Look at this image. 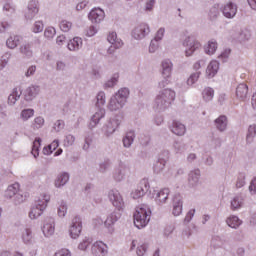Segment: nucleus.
<instances>
[{
  "mask_svg": "<svg viewBox=\"0 0 256 256\" xmlns=\"http://www.w3.org/2000/svg\"><path fill=\"white\" fill-rule=\"evenodd\" d=\"M175 91L171 88H166L161 90L154 100L153 107L158 113H163L171 107L172 103L175 101Z\"/></svg>",
  "mask_w": 256,
  "mask_h": 256,
  "instance_id": "obj_1",
  "label": "nucleus"
},
{
  "mask_svg": "<svg viewBox=\"0 0 256 256\" xmlns=\"http://www.w3.org/2000/svg\"><path fill=\"white\" fill-rule=\"evenodd\" d=\"M127 99H129V90L128 88H121L118 92L112 96L108 102V110L115 112L121 111L127 103Z\"/></svg>",
  "mask_w": 256,
  "mask_h": 256,
  "instance_id": "obj_2",
  "label": "nucleus"
},
{
  "mask_svg": "<svg viewBox=\"0 0 256 256\" xmlns=\"http://www.w3.org/2000/svg\"><path fill=\"white\" fill-rule=\"evenodd\" d=\"M151 221V210L147 205H141L136 208L134 213V225L137 229H143L147 227Z\"/></svg>",
  "mask_w": 256,
  "mask_h": 256,
  "instance_id": "obj_3",
  "label": "nucleus"
},
{
  "mask_svg": "<svg viewBox=\"0 0 256 256\" xmlns=\"http://www.w3.org/2000/svg\"><path fill=\"white\" fill-rule=\"evenodd\" d=\"M49 199V196L44 195L35 201L29 212L30 219H37L43 215V211L47 209V203H49Z\"/></svg>",
  "mask_w": 256,
  "mask_h": 256,
  "instance_id": "obj_4",
  "label": "nucleus"
},
{
  "mask_svg": "<svg viewBox=\"0 0 256 256\" xmlns=\"http://www.w3.org/2000/svg\"><path fill=\"white\" fill-rule=\"evenodd\" d=\"M182 45L186 48V57H191V55H193V53L196 52L199 47H201V43H199V41H197V39H195L193 36H187Z\"/></svg>",
  "mask_w": 256,
  "mask_h": 256,
  "instance_id": "obj_5",
  "label": "nucleus"
},
{
  "mask_svg": "<svg viewBox=\"0 0 256 256\" xmlns=\"http://www.w3.org/2000/svg\"><path fill=\"white\" fill-rule=\"evenodd\" d=\"M82 231H83V221L81 220V217L75 216L72 219L70 228H69V235L71 239H78Z\"/></svg>",
  "mask_w": 256,
  "mask_h": 256,
  "instance_id": "obj_6",
  "label": "nucleus"
},
{
  "mask_svg": "<svg viewBox=\"0 0 256 256\" xmlns=\"http://www.w3.org/2000/svg\"><path fill=\"white\" fill-rule=\"evenodd\" d=\"M149 33H151L149 24L141 23L132 30V37L136 39V41H141V39H145L146 35H149Z\"/></svg>",
  "mask_w": 256,
  "mask_h": 256,
  "instance_id": "obj_7",
  "label": "nucleus"
},
{
  "mask_svg": "<svg viewBox=\"0 0 256 256\" xmlns=\"http://www.w3.org/2000/svg\"><path fill=\"white\" fill-rule=\"evenodd\" d=\"M108 199L112 202V205L118 209V211H121V209L125 207L123 197L121 196V193H119L116 189H112L108 192Z\"/></svg>",
  "mask_w": 256,
  "mask_h": 256,
  "instance_id": "obj_8",
  "label": "nucleus"
},
{
  "mask_svg": "<svg viewBox=\"0 0 256 256\" xmlns=\"http://www.w3.org/2000/svg\"><path fill=\"white\" fill-rule=\"evenodd\" d=\"M167 161H169V151L166 150L159 154L158 160L154 163V173H162V171L165 169V165H167Z\"/></svg>",
  "mask_w": 256,
  "mask_h": 256,
  "instance_id": "obj_9",
  "label": "nucleus"
},
{
  "mask_svg": "<svg viewBox=\"0 0 256 256\" xmlns=\"http://www.w3.org/2000/svg\"><path fill=\"white\" fill-rule=\"evenodd\" d=\"M119 125H121V120L117 118V116L110 118L106 121V123L103 126V131L105 135L109 137V135H113L115 131L119 128Z\"/></svg>",
  "mask_w": 256,
  "mask_h": 256,
  "instance_id": "obj_10",
  "label": "nucleus"
},
{
  "mask_svg": "<svg viewBox=\"0 0 256 256\" xmlns=\"http://www.w3.org/2000/svg\"><path fill=\"white\" fill-rule=\"evenodd\" d=\"M130 168L127 166V164L120 162L118 167L115 169L114 173H113V178L115 181H117L118 183L123 181V179H125V177H127V175H129L130 173Z\"/></svg>",
  "mask_w": 256,
  "mask_h": 256,
  "instance_id": "obj_11",
  "label": "nucleus"
},
{
  "mask_svg": "<svg viewBox=\"0 0 256 256\" xmlns=\"http://www.w3.org/2000/svg\"><path fill=\"white\" fill-rule=\"evenodd\" d=\"M151 186H149V181L147 179H143L140 181L137 189L132 192L133 199H141L149 191Z\"/></svg>",
  "mask_w": 256,
  "mask_h": 256,
  "instance_id": "obj_12",
  "label": "nucleus"
},
{
  "mask_svg": "<svg viewBox=\"0 0 256 256\" xmlns=\"http://www.w3.org/2000/svg\"><path fill=\"white\" fill-rule=\"evenodd\" d=\"M41 93V87L39 85H31L24 90V100L28 103L33 101Z\"/></svg>",
  "mask_w": 256,
  "mask_h": 256,
  "instance_id": "obj_13",
  "label": "nucleus"
},
{
  "mask_svg": "<svg viewBox=\"0 0 256 256\" xmlns=\"http://www.w3.org/2000/svg\"><path fill=\"white\" fill-rule=\"evenodd\" d=\"M37 13H39V6L37 5V1L32 0L28 4V7L24 14L26 21H33V19H35V15H37Z\"/></svg>",
  "mask_w": 256,
  "mask_h": 256,
  "instance_id": "obj_14",
  "label": "nucleus"
},
{
  "mask_svg": "<svg viewBox=\"0 0 256 256\" xmlns=\"http://www.w3.org/2000/svg\"><path fill=\"white\" fill-rule=\"evenodd\" d=\"M222 14L226 19H233L237 15V4L233 2H227L222 7Z\"/></svg>",
  "mask_w": 256,
  "mask_h": 256,
  "instance_id": "obj_15",
  "label": "nucleus"
},
{
  "mask_svg": "<svg viewBox=\"0 0 256 256\" xmlns=\"http://www.w3.org/2000/svg\"><path fill=\"white\" fill-rule=\"evenodd\" d=\"M88 19L91 23L99 24L105 19V11L101 8H94L88 14Z\"/></svg>",
  "mask_w": 256,
  "mask_h": 256,
  "instance_id": "obj_16",
  "label": "nucleus"
},
{
  "mask_svg": "<svg viewBox=\"0 0 256 256\" xmlns=\"http://www.w3.org/2000/svg\"><path fill=\"white\" fill-rule=\"evenodd\" d=\"M183 213V197L181 194H176L173 197V209H172V214L174 217H179Z\"/></svg>",
  "mask_w": 256,
  "mask_h": 256,
  "instance_id": "obj_17",
  "label": "nucleus"
},
{
  "mask_svg": "<svg viewBox=\"0 0 256 256\" xmlns=\"http://www.w3.org/2000/svg\"><path fill=\"white\" fill-rule=\"evenodd\" d=\"M42 232L45 237H51L52 235L55 234V219L54 218H47L44 221Z\"/></svg>",
  "mask_w": 256,
  "mask_h": 256,
  "instance_id": "obj_18",
  "label": "nucleus"
},
{
  "mask_svg": "<svg viewBox=\"0 0 256 256\" xmlns=\"http://www.w3.org/2000/svg\"><path fill=\"white\" fill-rule=\"evenodd\" d=\"M103 117H105V108H96V112L91 117L89 128L94 129V127H97Z\"/></svg>",
  "mask_w": 256,
  "mask_h": 256,
  "instance_id": "obj_19",
  "label": "nucleus"
},
{
  "mask_svg": "<svg viewBox=\"0 0 256 256\" xmlns=\"http://www.w3.org/2000/svg\"><path fill=\"white\" fill-rule=\"evenodd\" d=\"M169 193H171L169 188H163L162 190L158 191L155 196L157 205H165V203H167L169 200Z\"/></svg>",
  "mask_w": 256,
  "mask_h": 256,
  "instance_id": "obj_20",
  "label": "nucleus"
},
{
  "mask_svg": "<svg viewBox=\"0 0 256 256\" xmlns=\"http://www.w3.org/2000/svg\"><path fill=\"white\" fill-rule=\"evenodd\" d=\"M229 121L227 120V116L220 115L218 118L214 120V125L220 133H225L227 131V125Z\"/></svg>",
  "mask_w": 256,
  "mask_h": 256,
  "instance_id": "obj_21",
  "label": "nucleus"
},
{
  "mask_svg": "<svg viewBox=\"0 0 256 256\" xmlns=\"http://www.w3.org/2000/svg\"><path fill=\"white\" fill-rule=\"evenodd\" d=\"M249 95V86L245 83H241L236 87V97L240 101H245Z\"/></svg>",
  "mask_w": 256,
  "mask_h": 256,
  "instance_id": "obj_22",
  "label": "nucleus"
},
{
  "mask_svg": "<svg viewBox=\"0 0 256 256\" xmlns=\"http://www.w3.org/2000/svg\"><path fill=\"white\" fill-rule=\"evenodd\" d=\"M200 177H201V170L195 169L190 171V173L188 174L189 187H197V185H199Z\"/></svg>",
  "mask_w": 256,
  "mask_h": 256,
  "instance_id": "obj_23",
  "label": "nucleus"
},
{
  "mask_svg": "<svg viewBox=\"0 0 256 256\" xmlns=\"http://www.w3.org/2000/svg\"><path fill=\"white\" fill-rule=\"evenodd\" d=\"M161 73L163 77H171L173 73V62L169 59H164L161 62Z\"/></svg>",
  "mask_w": 256,
  "mask_h": 256,
  "instance_id": "obj_24",
  "label": "nucleus"
},
{
  "mask_svg": "<svg viewBox=\"0 0 256 256\" xmlns=\"http://www.w3.org/2000/svg\"><path fill=\"white\" fill-rule=\"evenodd\" d=\"M92 253L95 256L107 255V244L102 241L95 242L92 246Z\"/></svg>",
  "mask_w": 256,
  "mask_h": 256,
  "instance_id": "obj_25",
  "label": "nucleus"
},
{
  "mask_svg": "<svg viewBox=\"0 0 256 256\" xmlns=\"http://www.w3.org/2000/svg\"><path fill=\"white\" fill-rule=\"evenodd\" d=\"M119 219H121V213L119 212H112L106 219V221L104 222L105 227H108V229H110V233H113V228H111L112 225H115V223H117V221H119Z\"/></svg>",
  "mask_w": 256,
  "mask_h": 256,
  "instance_id": "obj_26",
  "label": "nucleus"
},
{
  "mask_svg": "<svg viewBox=\"0 0 256 256\" xmlns=\"http://www.w3.org/2000/svg\"><path fill=\"white\" fill-rule=\"evenodd\" d=\"M67 183H69V173L67 172H62L60 173L55 181H54V186L57 189H61V187H65V185H67Z\"/></svg>",
  "mask_w": 256,
  "mask_h": 256,
  "instance_id": "obj_27",
  "label": "nucleus"
},
{
  "mask_svg": "<svg viewBox=\"0 0 256 256\" xmlns=\"http://www.w3.org/2000/svg\"><path fill=\"white\" fill-rule=\"evenodd\" d=\"M170 130L172 131V133H174V135H178L179 137H181L185 135L186 128L183 123L179 121H173L170 126Z\"/></svg>",
  "mask_w": 256,
  "mask_h": 256,
  "instance_id": "obj_28",
  "label": "nucleus"
},
{
  "mask_svg": "<svg viewBox=\"0 0 256 256\" xmlns=\"http://www.w3.org/2000/svg\"><path fill=\"white\" fill-rule=\"evenodd\" d=\"M33 43L31 42H26L22 44L19 48V52L23 57H26L27 59H31L33 57Z\"/></svg>",
  "mask_w": 256,
  "mask_h": 256,
  "instance_id": "obj_29",
  "label": "nucleus"
},
{
  "mask_svg": "<svg viewBox=\"0 0 256 256\" xmlns=\"http://www.w3.org/2000/svg\"><path fill=\"white\" fill-rule=\"evenodd\" d=\"M21 95H23V90L21 88H14L12 93L8 96V105L13 106L21 99Z\"/></svg>",
  "mask_w": 256,
  "mask_h": 256,
  "instance_id": "obj_30",
  "label": "nucleus"
},
{
  "mask_svg": "<svg viewBox=\"0 0 256 256\" xmlns=\"http://www.w3.org/2000/svg\"><path fill=\"white\" fill-rule=\"evenodd\" d=\"M107 41L110 42L111 45H114L116 49H121L123 47V40L117 37V32H109Z\"/></svg>",
  "mask_w": 256,
  "mask_h": 256,
  "instance_id": "obj_31",
  "label": "nucleus"
},
{
  "mask_svg": "<svg viewBox=\"0 0 256 256\" xmlns=\"http://www.w3.org/2000/svg\"><path fill=\"white\" fill-rule=\"evenodd\" d=\"M217 71H219V62L216 60L211 61L206 69L207 78L213 79V77L217 75Z\"/></svg>",
  "mask_w": 256,
  "mask_h": 256,
  "instance_id": "obj_32",
  "label": "nucleus"
},
{
  "mask_svg": "<svg viewBox=\"0 0 256 256\" xmlns=\"http://www.w3.org/2000/svg\"><path fill=\"white\" fill-rule=\"evenodd\" d=\"M19 193V183L11 184L4 192L5 199H13Z\"/></svg>",
  "mask_w": 256,
  "mask_h": 256,
  "instance_id": "obj_33",
  "label": "nucleus"
},
{
  "mask_svg": "<svg viewBox=\"0 0 256 256\" xmlns=\"http://www.w3.org/2000/svg\"><path fill=\"white\" fill-rule=\"evenodd\" d=\"M173 149L177 155H183L187 150V144L183 140H176L173 143Z\"/></svg>",
  "mask_w": 256,
  "mask_h": 256,
  "instance_id": "obj_34",
  "label": "nucleus"
},
{
  "mask_svg": "<svg viewBox=\"0 0 256 256\" xmlns=\"http://www.w3.org/2000/svg\"><path fill=\"white\" fill-rule=\"evenodd\" d=\"M69 51H79L81 47H83V40L79 37H75L68 43Z\"/></svg>",
  "mask_w": 256,
  "mask_h": 256,
  "instance_id": "obj_35",
  "label": "nucleus"
},
{
  "mask_svg": "<svg viewBox=\"0 0 256 256\" xmlns=\"http://www.w3.org/2000/svg\"><path fill=\"white\" fill-rule=\"evenodd\" d=\"M213 97H215V90L211 87H206L202 91V99L205 101V103H209L210 101H213Z\"/></svg>",
  "mask_w": 256,
  "mask_h": 256,
  "instance_id": "obj_36",
  "label": "nucleus"
},
{
  "mask_svg": "<svg viewBox=\"0 0 256 256\" xmlns=\"http://www.w3.org/2000/svg\"><path fill=\"white\" fill-rule=\"evenodd\" d=\"M19 43H21V36H10L6 40V47H8V49H16Z\"/></svg>",
  "mask_w": 256,
  "mask_h": 256,
  "instance_id": "obj_37",
  "label": "nucleus"
},
{
  "mask_svg": "<svg viewBox=\"0 0 256 256\" xmlns=\"http://www.w3.org/2000/svg\"><path fill=\"white\" fill-rule=\"evenodd\" d=\"M133 141H135V131H129L123 138V146L129 149L133 145Z\"/></svg>",
  "mask_w": 256,
  "mask_h": 256,
  "instance_id": "obj_38",
  "label": "nucleus"
},
{
  "mask_svg": "<svg viewBox=\"0 0 256 256\" xmlns=\"http://www.w3.org/2000/svg\"><path fill=\"white\" fill-rule=\"evenodd\" d=\"M105 103H107V96L105 95V92H98V94L96 95L95 107L103 108L105 106Z\"/></svg>",
  "mask_w": 256,
  "mask_h": 256,
  "instance_id": "obj_39",
  "label": "nucleus"
},
{
  "mask_svg": "<svg viewBox=\"0 0 256 256\" xmlns=\"http://www.w3.org/2000/svg\"><path fill=\"white\" fill-rule=\"evenodd\" d=\"M225 238L221 236H214L211 240L212 249H221L225 245Z\"/></svg>",
  "mask_w": 256,
  "mask_h": 256,
  "instance_id": "obj_40",
  "label": "nucleus"
},
{
  "mask_svg": "<svg viewBox=\"0 0 256 256\" xmlns=\"http://www.w3.org/2000/svg\"><path fill=\"white\" fill-rule=\"evenodd\" d=\"M226 223L232 229H237L240 227L243 221H241L237 216H230L229 218H227Z\"/></svg>",
  "mask_w": 256,
  "mask_h": 256,
  "instance_id": "obj_41",
  "label": "nucleus"
},
{
  "mask_svg": "<svg viewBox=\"0 0 256 256\" xmlns=\"http://www.w3.org/2000/svg\"><path fill=\"white\" fill-rule=\"evenodd\" d=\"M204 51L207 55H214L215 51H217V41L210 40L208 44L204 47Z\"/></svg>",
  "mask_w": 256,
  "mask_h": 256,
  "instance_id": "obj_42",
  "label": "nucleus"
},
{
  "mask_svg": "<svg viewBox=\"0 0 256 256\" xmlns=\"http://www.w3.org/2000/svg\"><path fill=\"white\" fill-rule=\"evenodd\" d=\"M256 137V124H251L248 127V132L246 135V142L251 144L253 142V139Z\"/></svg>",
  "mask_w": 256,
  "mask_h": 256,
  "instance_id": "obj_43",
  "label": "nucleus"
},
{
  "mask_svg": "<svg viewBox=\"0 0 256 256\" xmlns=\"http://www.w3.org/2000/svg\"><path fill=\"white\" fill-rule=\"evenodd\" d=\"M220 14H221V12L219 10V5H214L210 8L208 17H209L210 21H217Z\"/></svg>",
  "mask_w": 256,
  "mask_h": 256,
  "instance_id": "obj_44",
  "label": "nucleus"
},
{
  "mask_svg": "<svg viewBox=\"0 0 256 256\" xmlns=\"http://www.w3.org/2000/svg\"><path fill=\"white\" fill-rule=\"evenodd\" d=\"M22 240L26 245L33 241V231L31 230V228L24 229V231L22 232Z\"/></svg>",
  "mask_w": 256,
  "mask_h": 256,
  "instance_id": "obj_45",
  "label": "nucleus"
},
{
  "mask_svg": "<svg viewBox=\"0 0 256 256\" xmlns=\"http://www.w3.org/2000/svg\"><path fill=\"white\" fill-rule=\"evenodd\" d=\"M33 115H35V110L31 108H27L21 111L20 118L22 119V121H29V119H31Z\"/></svg>",
  "mask_w": 256,
  "mask_h": 256,
  "instance_id": "obj_46",
  "label": "nucleus"
},
{
  "mask_svg": "<svg viewBox=\"0 0 256 256\" xmlns=\"http://www.w3.org/2000/svg\"><path fill=\"white\" fill-rule=\"evenodd\" d=\"M241 207H243V198L240 196H235L231 201L232 211H237V209H241Z\"/></svg>",
  "mask_w": 256,
  "mask_h": 256,
  "instance_id": "obj_47",
  "label": "nucleus"
},
{
  "mask_svg": "<svg viewBox=\"0 0 256 256\" xmlns=\"http://www.w3.org/2000/svg\"><path fill=\"white\" fill-rule=\"evenodd\" d=\"M117 83H119V74H114L111 79L104 84V89H111L115 87Z\"/></svg>",
  "mask_w": 256,
  "mask_h": 256,
  "instance_id": "obj_48",
  "label": "nucleus"
},
{
  "mask_svg": "<svg viewBox=\"0 0 256 256\" xmlns=\"http://www.w3.org/2000/svg\"><path fill=\"white\" fill-rule=\"evenodd\" d=\"M44 125L45 119L41 116H38L32 122V129H34V131H37V129H41V127H43Z\"/></svg>",
  "mask_w": 256,
  "mask_h": 256,
  "instance_id": "obj_49",
  "label": "nucleus"
},
{
  "mask_svg": "<svg viewBox=\"0 0 256 256\" xmlns=\"http://www.w3.org/2000/svg\"><path fill=\"white\" fill-rule=\"evenodd\" d=\"M39 147H41V138H36L33 142L32 151H31L35 159H37V156L39 155Z\"/></svg>",
  "mask_w": 256,
  "mask_h": 256,
  "instance_id": "obj_50",
  "label": "nucleus"
},
{
  "mask_svg": "<svg viewBox=\"0 0 256 256\" xmlns=\"http://www.w3.org/2000/svg\"><path fill=\"white\" fill-rule=\"evenodd\" d=\"M67 215V202L61 200L58 206V216L65 217Z\"/></svg>",
  "mask_w": 256,
  "mask_h": 256,
  "instance_id": "obj_51",
  "label": "nucleus"
},
{
  "mask_svg": "<svg viewBox=\"0 0 256 256\" xmlns=\"http://www.w3.org/2000/svg\"><path fill=\"white\" fill-rule=\"evenodd\" d=\"M199 77H201V72L192 73L190 77L187 79V85H195V83L199 81Z\"/></svg>",
  "mask_w": 256,
  "mask_h": 256,
  "instance_id": "obj_52",
  "label": "nucleus"
},
{
  "mask_svg": "<svg viewBox=\"0 0 256 256\" xmlns=\"http://www.w3.org/2000/svg\"><path fill=\"white\" fill-rule=\"evenodd\" d=\"M109 167H111V161L110 160H104L99 164V169L98 171L100 173H107L109 171Z\"/></svg>",
  "mask_w": 256,
  "mask_h": 256,
  "instance_id": "obj_53",
  "label": "nucleus"
},
{
  "mask_svg": "<svg viewBox=\"0 0 256 256\" xmlns=\"http://www.w3.org/2000/svg\"><path fill=\"white\" fill-rule=\"evenodd\" d=\"M245 179H246L245 173L240 172L238 174V178H237V181H236L237 189H241V187H245Z\"/></svg>",
  "mask_w": 256,
  "mask_h": 256,
  "instance_id": "obj_54",
  "label": "nucleus"
},
{
  "mask_svg": "<svg viewBox=\"0 0 256 256\" xmlns=\"http://www.w3.org/2000/svg\"><path fill=\"white\" fill-rule=\"evenodd\" d=\"M249 39H251V32L248 30H243L239 33L238 41H240V43H243V41H249Z\"/></svg>",
  "mask_w": 256,
  "mask_h": 256,
  "instance_id": "obj_55",
  "label": "nucleus"
},
{
  "mask_svg": "<svg viewBox=\"0 0 256 256\" xmlns=\"http://www.w3.org/2000/svg\"><path fill=\"white\" fill-rule=\"evenodd\" d=\"M71 27H73V23L67 21V20H62L60 22V29L61 31H63L64 33H68V31L71 30Z\"/></svg>",
  "mask_w": 256,
  "mask_h": 256,
  "instance_id": "obj_56",
  "label": "nucleus"
},
{
  "mask_svg": "<svg viewBox=\"0 0 256 256\" xmlns=\"http://www.w3.org/2000/svg\"><path fill=\"white\" fill-rule=\"evenodd\" d=\"M148 246L147 244H140L136 248V254L137 256H145V253H147Z\"/></svg>",
  "mask_w": 256,
  "mask_h": 256,
  "instance_id": "obj_57",
  "label": "nucleus"
},
{
  "mask_svg": "<svg viewBox=\"0 0 256 256\" xmlns=\"http://www.w3.org/2000/svg\"><path fill=\"white\" fill-rule=\"evenodd\" d=\"M92 143H93V136H91V135L86 136L84 139V145H83L82 149L84 151H89V147H91Z\"/></svg>",
  "mask_w": 256,
  "mask_h": 256,
  "instance_id": "obj_58",
  "label": "nucleus"
},
{
  "mask_svg": "<svg viewBox=\"0 0 256 256\" xmlns=\"http://www.w3.org/2000/svg\"><path fill=\"white\" fill-rule=\"evenodd\" d=\"M55 33H56L55 28L48 27L44 31V37H46V39H53V37H55Z\"/></svg>",
  "mask_w": 256,
  "mask_h": 256,
  "instance_id": "obj_59",
  "label": "nucleus"
},
{
  "mask_svg": "<svg viewBox=\"0 0 256 256\" xmlns=\"http://www.w3.org/2000/svg\"><path fill=\"white\" fill-rule=\"evenodd\" d=\"M25 202V196H23V194L21 193H17L15 196H14V199H13V203L14 205H21V203H24Z\"/></svg>",
  "mask_w": 256,
  "mask_h": 256,
  "instance_id": "obj_60",
  "label": "nucleus"
},
{
  "mask_svg": "<svg viewBox=\"0 0 256 256\" xmlns=\"http://www.w3.org/2000/svg\"><path fill=\"white\" fill-rule=\"evenodd\" d=\"M65 128V121L63 120H57L55 123H54V126H53V129L54 131H56L57 133H59V131H62V129Z\"/></svg>",
  "mask_w": 256,
  "mask_h": 256,
  "instance_id": "obj_61",
  "label": "nucleus"
},
{
  "mask_svg": "<svg viewBox=\"0 0 256 256\" xmlns=\"http://www.w3.org/2000/svg\"><path fill=\"white\" fill-rule=\"evenodd\" d=\"M73 143H75V136H73L71 134L66 135V137L64 139L65 147H71V145H73Z\"/></svg>",
  "mask_w": 256,
  "mask_h": 256,
  "instance_id": "obj_62",
  "label": "nucleus"
},
{
  "mask_svg": "<svg viewBox=\"0 0 256 256\" xmlns=\"http://www.w3.org/2000/svg\"><path fill=\"white\" fill-rule=\"evenodd\" d=\"M44 25L42 21H36L34 27L32 28L33 33H41L43 31Z\"/></svg>",
  "mask_w": 256,
  "mask_h": 256,
  "instance_id": "obj_63",
  "label": "nucleus"
},
{
  "mask_svg": "<svg viewBox=\"0 0 256 256\" xmlns=\"http://www.w3.org/2000/svg\"><path fill=\"white\" fill-rule=\"evenodd\" d=\"M89 245H91V239L85 238V239L78 245V249H80L81 251H85V249H87V248L89 247Z\"/></svg>",
  "mask_w": 256,
  "mask_h": 256,
  "instance_id": "obj_64",
  "label": "nucleus"
}]
</instances>
